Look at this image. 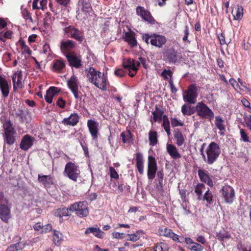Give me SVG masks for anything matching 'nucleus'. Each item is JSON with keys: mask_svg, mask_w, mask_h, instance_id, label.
Here are the masks:
<instances>
[{"mask_svg": "<svg viewBox=\"0 0 251 251\" xmlns=\"http://www.w3.org/2000/svg\"><path fill=\"white\" fill-rule=\"evenodd\" d=\"M88 81L97 88L103 91L106 90L109 82L103 73L90 67L85 70Z\"/></svg>", "mask_w": 251, "mask_h": 251, "instance_id": "1", "label": "nucleus"}, {"mask_svg": "<svg viewBox=\"0 0 251 251\" xmlns=\"http://www.w3.org/2000/svg\"><path fill=\"white\" fill-rule=\"evenodd\" d=\"M201 152L205 162L211 165L218 159L221 153V150L217 143L211 142L206 150L205 154L203 153L202 149L201 150Z\"/></svg>", "mask_w": 251, "mask_h": 251, "instance_id": "2", "label": "nucleus"}, {"mask_svg": "<svg viewBox=\"0 0 251 251\" xmlns=\"http://www.w3.org/2000/svg\"><path fill=\"white\" fill-rule=\"evenodd\" d=\"M80 171L78 166L72 162L67 163L65 166L64 175L69 177L70 179L76 181L79 177Z\"/></svg>", "mask_w": 251, "mask_h": 251, "instance_id": "3", "label": "nucleus"}, {"mask_svg": "<svg viewBox=\"0 0 251 251\" xmlns=\"http://www.w3.org/2000/svg\"><path fill=\"white\" fill-rule=\"evenodd\" d=\"M69 210L72 212H75L76 214L80 217H86L89 214L87 203L85 201L71 204L69 207Z\"/></svg>", "mask_w": 251, "mask_h": 251, "instance_id": "4", "label": "nucleus"}, {"mask_svg": "<svg viewBox=\"0 0 251 251\" xmlns=\"http://www.w3.org/2000/svg\"><path fill=\"white\" fill-rule=\"evenodd\" d=\"M197 115L202 119H209L211 120L214 117V113L205 103L198 102L196 106Z\"/></svg>", "mask_w": 251, "mask_h": 251, "instance_id": "5", "label": "nucleus"}, {"mask_svg": "<svg viewBox=\"0 0 251 251\" xmlns=\"http://www.w3.org/2000/svg\"><path fill=\"white\" fill-rule=\"evenodd\" d=\"M198 97V90L195 84L190 85L183 93V99L185 102L194 104Z\"/></svg>", "mask_w": 251, "mask_h": 251, "instance_id": "6", "label": "nucleus"}, {"mask_svg": "<svg viewBox=\"0 0 251 251\" xmlns=\"http://www.w3.org/2000/svg\"><path fill=\"white\" fill-rule=\"evenodd\" d=\"M143 40L147 44H148L150 43L152 46L158 48H161L166 42V38L164 36L156 34L152 35L145 34L143 36Z\"/></svg>", "mask_w": 251, "mask_h": 251, "instance_id": "7", "label": "nucleus"}, {"mask_svg": "<svg viewBox=\"0 0 251 251\" xmlns=\"http://www.w3.org/2000/svg\"><path fill=\"white\" fill-rule=\"evenodd\" d=\"M157 170V163L155 158L152 156L148 157V177L149 179H153L155 176Z\"/></svg>", "mask_w": 251, "mask_h": 251, "instance_id": "8", "label": "nucleus"}, {"mask_svg": "<svg viewBox=\"0 0 251 251\" xmlns=\"http://www.w3.org/2000/svg\"><path fill=\"white\" fill-rule=\"evenodd\" d=\"M78 85V79L75 75H73L67 80V85L76 99L79 98Z\"/></svg>", "mask_w": 251, "mask_h": 251, "instance_id": "9", "label": "nucleus"}, {"mask_svg": "<svg viewBox=\"0 0 251 251\" xmlns=\"http://www.w3.org/2000/svg\"><path fill=\"white\" fill-rule=\"evenodd\" d=\"M222 193L226 202L229 203L232 202L235 196L234 191L232 187L228 185L224 186L222 190Z\"/></svg>", "mask_w": 251, "mask_h": 251, "instance_id": "10", "label": "nucleus"}, {"mask_svg": "<svg viewBox=\"0 0 251 251\" xmlns=\"http://www.w3.org/2000/svg\"><path fill=\"white\" fill-rule=\"evenodd\" d=\"M136 13L140 16L144 20L149 23L153 24L155 23V20L151 15L150 12L142 6H138L136 8Z\"/></svg>", "mask_w": 251, "mask_h": 251, "instance_id": "11", "label": "nucleus"}, {"mask_svg": "<svg viewBox=\"0 0 251 251\" xmlns=\"http://www.w3.org/2000/svg\"><path fill=\"white\" fill-rule=\"evenodd\" d=\"M64 30L65 32L71 37L73 38L78 41H82L83 37L82 32L77 29L75 28L74 26H69L65 28Z\"/></svg>", "mask_w": 251, "mask_h": 251, "instance_id": "12", "label": "nucleus"}, {"mask_svg": "<svg viewBox=\"0 0 251 251\" xmlns=\"http://www.w3.org/2000/svg\"><path fill=\"white\" fill-rule=\"evenodd\" d=\"M22 17L25 20L27 25L31 26V25H38V20L37 18L33 19L31 14L26 8L22 9L21 11Z\"/></svg>", "mask_w": 251, "mask_h": 251, "instance_id": "13", "label": "nucleus"}, {"mask_svg": "<svg viewBox=\"0 0 251 251\" xmlns=\"http://www.w3.org/2000/svg\"><path fill=\"white\" fill-rule=\"evenodd\" d=\"M10 218V210L8 203H1L0 204V218L4 222L7 223Z\"/></svg>", "mask_w": 251, "mask_h": 251, "instance_id": "14", "label": "nucleus"}, {"mask_svg": "<svg viewBox=\"0 0 251 251\" xmlns=\"http://www.w3.org/2000/svg\"><path fill=\"white\" fill-rule=\"evenodd\" d=\"M87 126L93 139H97L99 135V123L94 120H89Z\"/></svg>", "mask_w": 251, "mask_h": 251, "instance_id": "15", "label": "nucleus"}, {"mask_svg": "<svg viewBox=\"0 0 251 251\" xmlns=\"http://www.w3.org/2000/svg\"><path fill=\"white\" fill-rule=\"evenodd\" d=\"M12 81L14 90L22 88L23 80L21 71H18L14 74Z\"/></svg>", "mask_w": 251, "mask_h": 251, "instance_id": "16", "label": "nucleus"}, {"mask_svg": "<svg viewBox=\"0 0 251 251\" xmlns=\"http://www.w3.org/2000/svg\"><path fill=\"white\" fill-rule=\"evenodd\" d=\"M123 65L125 69H127L129 71L136 72L138 70V67L140 65V62L138 61L129 58L124 59Z\"/></svg>", "mask_w": 251, "mask_h": 251, "instance_id": "17", "label": "nucleus"}, {"mask_svg": "<svg viewBox=\"0 0 251 251\" xmlns=\"http://www.w3.org/2000/svg\"><path fill=\"white\" fill-rule=\"evenodd\" d=\"M79 116L75 113H72L68 118H64L62 123L65 126H75L78 122Z\"/></svg>", "mask_w": 251, "mask_h": 251, "instance_id": "18", "label": "nucleus"}, {"mask_svg": "<svg viewBox=\"0 0 251 251\" xmlns=\"http://www.w3.org/2000/svg\"><path fill=\"white\" fill-rule=\"evenodd\" d=\"M167 151L170 156L174 159H177L181 158V155L179 153L176 147L171 144H167Z\"/></svg>", "mask_w": 251, "mask_h": 251, "instance_id": "19", "label": "nucleus"}, {"mask_svg": "<svg viewBox=\"0 0 251 251\" xmlns=\"http://www.w3.org/2000/svg\"><path fill=\"white\" fill-rule=\"evenodd\" d=\"M123 38L131 47L133 48L137 46V41L133 32H125L123 35Z\"/></svg>", "mask_w": 251, "mask_h": 251, "instance_id": "20", "label": "nucleus"}, {"mask_svg": "<svg viewBox=\"0 0 251 251\" xmlns=\"http://www.w3.org/2000/svg\"><path fill=\"white\" fill-rule=\"evenodd\" d=\"M198 175L201 180L206 183L208 186L212 187L213 186V182L209 176L204 171L199 169L198 171Z\"/></svg>", "mask_w": 251, "mask_h": 251, "instance_id": "21", "label": "nucleus"}, {"mask_svg": "<svg viewBox=\"0 0 251 251\" xmlns=\"http://www.w3.org/2000/svg\"><path fill=\"white\" fill-rule=\"evenodd\" d=\"M158 233L161 236L170 237L175 241H179L178 236L174 233L170 229L167 228L159 229Z\"/></svg>", "mask_w": 251, "mask_h": 251, "instance_id": "22", "label": "nucleus"}, {"mask_svg": "<svg viewBox=\"0 0 251 251\" xmlns=\"http://www.w3.org/2000/svg\"><path fill=\"white\" fill-rule=\"evenodd\" d=\"M66 57L71 66L76 68H78L81 66V61L78 57L72 54H68Z\"/></svg>", "mask_w": 251, "mask_h": 251, "instance_id": "23", "label": "nucleus"}, {"mask_svg": "<svg viewBox=\"0 0 251 251\" xmlns=\"http://www.w3.org/2000/svg\"><path fill=\"white\" fill-rule=\"evenodd\" d=\"M215 125L216 127L219 130V133L220 135H224L226 131V126L225 125V121L223 119L218 116H216L215 120Z\"/></svg>", "mask_w": 251, "mask_h": 251, "instance_id": "24", "label": "nucleus"}, {"mask_svg": "<svg viewBox=\"0 0 251 251\" xmlns=\"http://www.w3.org/2000/svg\"><path fill=\"white\" fill-rule=\"evenodd\" d=\"M33 145V139L28 135H25L20 143V148L23 150H27Z\"/></svg>", "mask_w": 251, "mask_h": 251, "instance_id": "25", "label": "nucleus"}, {"mask_svg": "<svg viewBox=\"0 0 251 251\" xmlns=\"http://www.w3.org/2000/svg\"><path fill=\"white\" fill-rule=\"evenodd\" d=\"M59 91L58 88L55 87H50L46 92V95L45 96V99L49 103H51L52 102V99L53 97Z\"/></svg>", "mask_w": 251, "mask_h": 251, "instance_id": "26", "label": "nucleus"}, {"mask_svg": "<svg viewBox=\"0 0 251 251\" xmlns=\"http://www.w3.org/2000/svg\"><path fill=\"white\" fill-rule=\"evenodd\" d=\"M0 88L2 96L6 98L8 96L9 90L8 82L2 76L0 75Z\"/></svg>", "mask_w": 251, "mask_h": 251, "instance_id": "27", "label": "nucleus"}, {"mask_svg": "<svg viewBox=\"0 0 251 251\" xmlns=\"http://www.w3.org/2000/svg\"><path fill=\"white\" fill-rule=\"evenodd\" d=\"M232 14L234 17V20H241L243 16V7L240 5H235L232 9Z\"/></svg>", "mask_w": 251, "mask_h": 251, "instance_id": "28", "label": "nucleus"}, {"mask_svg": "<svg viewBox=\"0 0 251 251\" xmlns=\"http://www.w3.org/2000/svg\"><path fill=\"white\" fill-rule=\"evenodd\" d=\"M75 47V42L72 40L63 41L61 43L60 49L64 53H67Z\"/></svg>", "mask_w": 251, "mask_h": 251, "instance_id": "29", "label": "nucleus"}, {"mask_svg": "<svg viewBox=\"0 0 251 251\" xmlns=\"http://www.w3.org/2000/svg\"><path fill=\"white\" fill-rule=\"evenodd\" d=\"M38 181L45 186H49L53 184V178L50 176L38 175Z\"/></svg>", "mask_w": 251, "mask_h": 251, "instance_id": "30", "label": "nucleus"}, {"mask_svg": "<svg viewBox=\"0 0 251 251\" xmlns=\"http://www.w3.org/2000/svg\"><path fill=\"white\" fill-rule=\"evenodd\" d=\"M92 233L94 236L99 238H103L104 236V233L100 230L99 228L89 227L85 231L86 234Z\"/></svg>", "mask_w": 251, "mask_h": 251, "instance_id": "31", "label": "nucleus"}, {"mask_svg": "<svg viewBox=\"0 0 251 251\" xmlns=\"http://www.w3.org/2000/svg\"><path fill=\"white\" fill-rule=\"evenodd\" d=\"M166 56L169 62L176 63L177 60V54L174 49H171L166 53Z\"/></svg>", "mask_w": 251, "mask_h": 251, "instance_id": "32", "label": "nucleus"}, {"mask_svg": "<svg viewBox=\"0 0 251 251\" xmlns=\"http://www.w3.org/2000/svg\"><path fill=\"white\" fill-rule=\"evenodd\" d=\"M47 0H34L32 3L33 9H42L46 7Z\"/></svg>", "mask_w": 251, "mask_h": 251, "instance_id": "33", "label": "nucleus"}, {"mask_svg": "<svg viewBox=\"0 0 251 251\" xmlns=\"http://www.w3.org/2000/svg\"><path fill=\"white\" fill-rule=\"evenodd\" d=\"M136 167L140 174H143L144 165L143 156L141 153H137L136 156Z\"/></svg>", "mask_w": 251, "mask_h": 251, "instance_id": "34", "label": "nucleus"}, {"mask_svg": "<svg viewBox=\"0 0 251 251\" xmlns=\"http://www.w3.org/2000/svg\"><path fill=\"white\" fill-rule=\"evenodd\" d=\"M3 127L4 129V133H16L14 127L13 126L10 120L5 121L3 124Z\"/></svg>", "mask_w": 251, "mask_h": 251, "instance_id": "35", "label": "nucleus"}, {"mask_svg": "<svg viewBox=\"0 0 251 251\" xmlns=\"http://www.w3.org/2000/svg\"><path fill=\"white\" fill-rule=\"evenodd\" d=\"M206 188L205 185L202 183L198 184L195 188V192L198 196V200L202 199V193L205 191Z\"/></svg>", "mask_w": 251, "mask_h": 251, "instance_id": "36", "label": "nucleus"}, {"mask_svg": "<svg viewBox=\"0 0 251 251\" xmlns=\"http://www.w3.org/2000/svg\"><path fill=\"white\" fill-rule=\"evenodd\" d=\"M149 140L150 145L152 146L156 145L157 143V133L155 131H150L149 133Z\"/></svg>", "mask_w": 251, "mask_h": 251, "instance_id": "37", "label": "nucleus"}, {"mask_svg": "<svg viewBox=\"0 0 251 251\" xmlns=\"http://www.w3.org/2000/svg\"><path fill=\"white\" fill-rule=\"evenodd\" d=\"M69 208H67L66 207H60L54 212V215L59 217H62L64 216H67L69 215Z\"/></svg>", "mask_w": 251, "mask_h": 251, "instance_id": "38", "label": "nucleus"}, {"mask_svg": "<svg viewBox=\"0 0 251 251\" xmlns=\"http://www.w3.org/2000/svg\"><path fill=\"white\" fill-rule=\"evenodd\" d=\"M65 66V62L62 60H56L54 61L53 69L54 71L60 72Z\"/></svg>", "mask_w": 251, "mask_h": 251, "instance_id": "39", "label": "nucleus"}, {"mask_svg": "<svg viewBox=\"0 0 251 251\" xmlns=\"http://www.w3.org/2000/svg\"><path fill=\"white\" fill-rule=\"evenodd\" d=\"M52 238L53 243L56 246H59L62 240V234L59 231L54 230Z\"/></svg>", "mask_w": 251, "mask_h": 251, "instance_id": "40", "label": "nucleus"}, {"mask_svg": "<svg viewBox=\"0 0 251 251\" xmlns=\"http://www.w3.org/2000/svg\"><path fill=\"white\" fill-rule=\"evenodd\" d=\"M175 139L176 140V144L178 146H181L184 142V138L180 131H176L174 134Z\"/></svg>", "mask_w": 251, "mask_h": 251, "instance_id": "41", "label": "nucleus"}, {"mask_svg": "<svg viewBox=\"0 0 251 251\" xmlns=\"http://www.w3.org/2000/svg\"><path fill=\"white\" fill-rule=\"evenodd\" d=\"M16 133H10L4 134V140L7 144L9 145H13L15 141V135Z\"/></svg>", "mask_w": 251, "mask_h": 251, "instance_id": "42", "label": "nucleus"}, {"mask_svg": "<svg viewBox=\"0 0 251 251\" xmlns=\"http://www.w3.org/2000/svg\"><path fill=\"white\" fill-rule=\"evenodd\" d=\"M163 113V112L161 110L156 108V109L152 112L153 121L154 122L161 121Z\"/></svg>", "mask_w": 251, "mask_h": 251, "instance_id": "43", "label": "nucleus"}, {"mask_svg": "<svg viewBox=\"0 0 251 251\" xmlns=\"http://www.w3.org/2000/svg\"><path fill=\"white\" fill-rule=\"evenodd\" d=\"M181 111L183 115L190 116L194 113V110L191 106L185 104L182 106Z\"/></svg>", "mask_w": 251, "mask_h": 251, "instance_id": "44", "label": "nucleus"}, {"mask_svg": "<svg viewBox=\"0 0 251 251\" xmlns=\"http://www.w3.org/2000/svg\"><path fill=\"white\" fill-rule=\"evenodd\" d=\"M122 141L124 143H127L130 141L131 135L129 131L123 132L121 134Z\"/></svg>", "mask_w": 251, "mask_h": 251, "instance_id": "45", "label": "nucleus"}, {"mask_svg": "<svg viewBox=\"0 0 251 251\" xmlns=\"http://www.w3.org/2000/svg\"><path fill=\"white\" fill-rule=\"evenodd\" d=\"M203 200H205L208 204L212 203V199H213V195H212L211 192H210L209 191V189H208L206 191V192L204 194V195L203 197Z\"/></svg>", "mask_w": 251, "mask_h": 251, "instance_id": "46", "label": "nucleus"}, {"mask_svg": "<svg viewBox=\"0 0 251 251\" xmlns=\"http://www.w3.org/2000/svg\"><path fill=\"white\" fill-rule=\"evenodd\" d=\"M81 3L82 5V10L85 13H89L91 11V7L90 3L84 1V0H81Z\"/></svg>", "mask_w": 251, "mask_h": 251, "instance_id": "47", "label": "nucleus"}, {"mask_svg": "<svg viewBox=\"0 0 251 251\" xmlns=\"http://www.w3.org/2000/svg\"><path fill=\"white\" fill-rule=\"evenodd\" d=\"M189 248L194 251H202L203 250V247L201 245L196 242L191 245Z\"/></svg>", "mask_w": 251, "mask_h": 251, "instance_id": "48", "label": "nucleus"}, {"mask_svg": "<svg viewBox=\"0 0 251 251\" xmlns=\"http://www.w3.org/2000/svg\"><path fill=\"white\" fill-rule=\"evenodd\" d=\"M109 171L111 178H113L116 179L119 178V175L113 167H109Z\"/></svg>", "mask_w": 251, "mask_h": 251, "instance_id": "49", "label": "nucleus"}, {"mask_svg": "<svg viewBox=\"0 0 251 251\" xmlns=\"http://www.w3.org/2000/svg\"><path fill=\"white\" fill-rule=\"evenodd\" d=\"M162 126L164 129L170 128V122L167 116L165 115L163 116Z\"/></svg>", "mask_w": 251, "mask_h": 251, "instance_id": "50", "label": "nucleus"}, {"mask_svg": "<svg viewBox=\"0 0 251 251\" xmlns=\"http://www.w3.org/2000/svg\"><path fill=\"white\" fill-rule=\"evenodd\" d=\"M52 229V226L48 224L46 225H43L42 230L41 231V233H46L50 231Z\"/></svg>", "mask_w": 251, "mask_h": 251, "instance_id": "51", "label": "nucleus"}, {"mask_svg": "<svg viewBox=\"0 0 251 251\" xmlns=\"http://www.w3.org/2000/svg\"><path fill=\"white\" fill-rule=\"evenodd\" d=\"M216 237L220 241H224L225 238L229 239L231 237L230 235L228 233L223 234L221 233L217 234Z\"/></svg>", "mask_w": 251, "mask_h": 251, "instance_id": "52", "label": "nucleus"}, {"mask_svg": "<svg viewBox=\"0 0 251 251\" xmlns=\"http://www.w3.org/2000/svg\"><path fill=\"white\" fill-rule=\"evenodd\" d=\"M162 76L165 79H168L169 77H171L172 75V72L170 70H167L164 69L161 74Z\"/></svg>", "mask_w": 251, "mask_h": 251, "instance_id": "53", "label": "nucleus"}, {"mask_svg": "<svg viewBox=\"0 0 251 251\" xmlns=\"http://www.w3.org/2000/svg\"><path fill=\"white\" fill-rule=\"evenodd\" d=\"M229 82L235 90L239 89L241 90L240 85L234 78H230L229 80Z\"/></svg>", "mask_w": 251, "mask_h": 251, "instance_id": "54", "label": "nucleus"}, {"mask_svg": "<svg viewBox=\"0 0 251 251\" xmlns=\"http://www.w3.org/2000/svg\"><path fill=\"white\" fill-rule=\"evenodd\" d=\"M218 37L221 45L227 44L230 42L226 40L225 35L223 33L219 34Z\"/></svg>", "mask_w": 251, "mask_h": 251, "instance_id": "55", "label": "nucleus"}, {"mask_svg": "<svg viewBox=\"0 0 251 251\" xmlns=\"http://www.w3.org/2000/svg\"><path fill=\"white\" fill-rule=\"evenodd\" d=\"M171 124L172 126L174 127L182 126L183 125V123L180 121H179L176 118H173L171 119Z\"/></svg>", "mask_w": 251, "mask_h": 251, "instance_id": "56", "label": "nucleus"}, {"mask_svg": "<svg viewBox=\"0 0 251 251\" xmlns=\"http://www.w3.org/2000/svg\"><path fill=\"white\" fill-rule=\"evenodd\" d=\"M240 133L241 134V138L244 142H248L249 141V137L247 134L245 133L244 130L243 129H240Z\"/></svg>", "mask_w": 251, "mask_h": 251, "instance_id": "57", "label": "nucleus"}, {"mask_svg": "<svg viewBox=\"0 0 251 251\" xmlns=\"http://www.w3.org/2000/svg\"><path fill=\"white\" fill-rule=\"evenodd\" d=\"M128 236L129 237V240L133 242H135L140 238V236L137 233L128 234Z\"/></svg>", "mask_w": 251, "mask_h": 251, "instance_id": "58", "label": "nucleus"}, {"mask_svg": "<svg viewBox=\"0 0 251 251\" xmlns=\"http://www.w3.org/2000/svg\"><path fill=\"white\" fill-rule=\"evenodd\" d=\"M186 190L185 189H181L179 190V194L180 195V198L183 202H186Z\"/></svg>", "mask_w": 251, "mask_h": 251, "instance_id": "59", "label": "nucleus"}, {"mask_svg": "<svg viewBox=\"0 0 251 251\" xmlns=\"http://www.w3.org/2000/svg\"><path fill=\"white\" fill-rule=\"evenodd\" d=\"M115 74L117 76L122 77L125 75V73L123 69H119L115 71Z\"/></svg>", "mask_w": 251, "mask_h": 251, "instance_id": "60", "label": "nucleus"}, {"mask_svg": "<svg viewBox=\"0 0 251 251\" xmlns=\"http://www.w3.org/2000/svg\"><path fill=\"white\" fill-rule=\"evenodd\" d=\"M43 226V225L41 223H37L34 225L33 226V228L36 231H41L42 230Z\"/></svg>", "mask_w": 251, "mask_h": 251, "instance_id": "61", "label": "nucleus"}, {"mask_svg": "<svg viewBox=\"0 0 251 251\" xmlns=\"http://www.w3.org/2000/svg\"><path fill=\"white\" fill-rule=\"evenodd\" d=\"M184 35L183 37V41H186L188 40V36L189 34V29L187 26H185V29H184Z\"/></svg>", "mask_w": 251, "mask_h": 251, "instance_id": "62", "label": "nucleus"}, {"mask_svg": "<svg viewBox=\"0 0 251 251\" xmlns=\"http://www.w3.org/2000/svg\"><path fill=\"white\" fill-rule=\"evenodd\" d=\"M3 202L6 203H8V200L7 199V198L4 197V196L2 193L0 192V204L1 203H2Z\"/></svg>", "mask_w": 251, "mask_h": 251, "instance_id": "63", "label": "nucleus"}, {"mask_svg": "<svg viewBox=\"0 0 251 251\" xmlns=\"http://www.w3.org/2000/svg\"><path fill=\"white\" fill-rule=\"evenodd\" d=\"M196 240L197 242H198L202 244H205L206 243V240H205V238L202 235H199L197 237Z\"/></svg>", "mask_w": 251, "mask_h": 251, "instance_id": "64", "label": "nucleus"}]
</instances>
